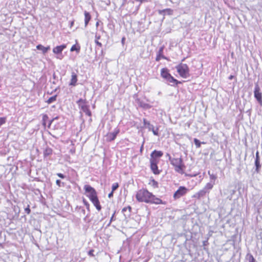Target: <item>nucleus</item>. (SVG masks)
Instances as JSON below:
<instances>
[{"label": "nucleus", "mask_w": 262, "mask_h": 262, "mask_svg": "<svg viewBox=\"0 0 262 262\" xmlns=\"http://www.w3.org/2000/svg\"><path fill=\"white\" fill-rule=\"evenodd\" d=\"M136 198L139 202L155 204H164L163 201L156 197L147 189H141L139 190L136 194Z\"/></svg>", "instance_id": "obj_1"}, {"label": "nucleus", "mask_w": 262, "mask_h": 262, "mask_svg": "<svg viewBox=\"0 0 262 262\" xmlns=\"http://www.w3.org/2000/svg\"><path fill=\"white\" fill-rule=\"evenodd\" d=\"M170 162V164L174 167V170L176 172L181 174H183L184 173V169L185 168V166L181 158H173L171 160Z\"/></svg>", "instance_id": "obj_2"}, {"label": "nucleus", "mask_w": 262, "mask_h": 262, "mask_svg": "<svg viewBox=\"0 0 262 262\" xmlns=\"http://www.w3.org/2000/svg\"><path fill=\"white\" fill-rule=\"evenodd\" d=\"M176 69L182 78H187L189 76V68L186 64L181 63L176 66Z\"/></svg>", "instance_id": "obj_3"}, {"label": "nucleus", "mask_w": 262, "mask_h": 262, "mask_svg": "<svg viewBox=\"0 0 262 262\" xmlns=\"http://www.w3.org/2000/svg\"><path fill=\"white\" fill-rule=\"evenodd\" d=\"M150 166L151 170L155 174H159L160 173V170L158 169V164L160 162V159H157L152 157V156L150 158Z\"/></svg>", "instance_id": "obj_4"}, {"label": "nucleus", "mask_w": 262, "mask_h": 262, "mask_svg": "<svg viewBox=\"0 0 262 262\" xmlns=\"http://www.w3.org/2000/svg\"><path fill=\"white\" fill-rule=\"evenodd\" d=\"M188 191V189L185 186H180L173 194V197L174 200L180 199L185 195Z\"/></svg>", "instance_id": "obj_5"}, {"label": "nucleus", "mask_w": 262, "mask_h": 262, "mask_svg": "<svg viewBox=\"0 0 262 262\" xmlns=\"http://www.w3.org/2000/svg\"><path fill=\"white\" fill-rule=\"evenodd\" d=\"M84 189L86 196L89 199L97 194L96 190L89 185H85L84 186Z\"/></svg>", "instance_id": "obj_6"}, {"label": "nucleus", "mask_w": 262, "mask_h": 262, "mask_svg": "<svg viewBox=\"0 0 262 262\" xmlns=\"http://www.w3.org/2000/svg\"><path fill=\"white\" fill-rule=\"evenodd\" d=\"M254 96L258 103L262 105V96L261 93L260 92V88L257 83L255 84V88L254 90Z\"/></svg>", "instance_id": "obj_7"}, {"label": "nucleus", "mask_w": 262, "mask_h": 262, "mask_svg": "<svg viewBox=\"0 0 262 262\" xmlns=\"http://www.w3.org/2000/svg\"><path fill=\"white\" fill-rule=\"evenodd\" d=\"M120 132V129L119 128L116 127L115 128L113 132H110V133H108L105 137H106V140L107 141V142H112L113 141H114L117 135Z\"/></svg>", "instance_id": "obj_8"}, {"label": "nucleus", "mask_w": 262, "mask_h": 262, "mask_svg": "<svg viewBox=\"0 0 262 262\" xmlns=\"http://www.w3.org/2000/svg\"><path fill=\"white\" fill-rule=\"evenodd\" d=\"M143 122L144 125L145 127L147 128L149 131H152L154 135L156 136L159 135V129L157 128L155 129L153 125L151 124L149 121H148L146 119L144 118L143 119Z\"/></svg>", "instance_id": "obj_9"}, {"label": "nucleus", "mask_w": 262, "mask_h": 262, "mask_svg": "<svg viewBox=\"0 0 262 262\" xmlns=\"http://www.w3.org/2000/svg\"><path fill=\"white\" fill-rule=\"evenodd\" d=\"M165 80L171 86H176L181 83L171 75L169 76Z\"/></svg>", "instance_id": "obj_10"}, {"label": "nucleus", "mask_w": 262, "mask_h": 262, "mask_svg": "<svg viewBox=\"0 0 262 262\" xmlns=\"http://www.w3.org/2000/svg\"><path fill=\"white\" fill-rule=\"evenodd\" d=\"M66 45L64 44L56 46L53 49V52L56 54H61L62 51L66 48Z\"/></svg>", "instance_id": "obj_11"}, {"label": "nucleus", "mask_w": 262, "mask_h": 262, "mask_svg": "<svg viewBox=\"0 0 262 262\" xmlns=\"http://www.w3.org/2000/svg\"><path fill=\"white\" fill-rule=\"evenodd\" d=\"M163 155V152L160 150H154L151 154L150 157L152 156V157L157 159H160Z\"/></svg>", "instance_id": "obj_12"}, {"label": "nucleus", "mask_w": 262, "mask_h": 262, "mask_svg": "<svg viewBox=\"0 0 262 262\" xmlns=\"http://www.w3.org/2000/svg\"><path fill=\"white\" fill-rule=\"evenodd\" d=\"M171 74L169 72V70L167 68H162L161 70V77L166 80Z\"/></svg>", "instance_id": "obj_13"}, {"label": "nucleus", "mask_w": 262, "mask_h": 262, "mask_svg": "<svg viewBox=\"0 0 262 262\" xmlns=\"http://www.w3.org/2000/svg\"><path fill=\"white\" fill-rule=\"evenodd\" d=\"M207 193L208 192L204 188H203L202 189L198 191L197 193L194 194L193 197L199 199L201 198L204 197Z\"/></svg>", "instance_id": "obj_14"}, {"label": "nucleus", "mask_w": 262, "mask_h": 262, "mask_svg": "<svg viewBox=\"0 0 262 262\" xmlns=\"http://www.w3.org/2000/svg\"><path fill=\"white\" fill-rule=\"evenodd\" d=\"M70 85L75 86L77 82V76L76 73L72 72Z\"/></svg>", "instance_id": "obj_15"}, {"label": "nucleus", "mask_w": 262, "mask_h": 262, "mask_svg": "<svg viewBox=\"0 0 262 262\" xmlns=\"http://www.w3.org/2000/svg\"><path fill=\"white\" fill-rule=\"evenodd\" d=\"M138 104L140 107L145 110L150 108L151 107L149 104L140 100H138Z\"/></svg>", "instance_id": "obj_16"}, {"label": "nucleus", "mask_w": 262, "mask_h": 262, "mask_svg": "<svg viewBox=\"0 0 262 262\" xmlns=\"http://www.w3.org/2000/svg\"><path fill=\"white\" fill-rule=\"evenodd\" d=\"M81 110H82L86 115L89 117L92 116V113L90 110L89 105H84L82 106V108H80Z\"/></svg>", "instance_id": "obj_17"}, {"label": "nucleus", "mask_w": 262, "mask_h": 262, "mask_svg": "<svg viewBox=\"0 0 262 262\" xmlns=\"http://www.w3.org/2000/svg\"><path fill=\"white\" fill-rule=\"evenodd\" d=\"M214 184H215V183L214 182L210 181V182L207 183L203 188L208 193L209 192L210 190L212 189Z\"/></svg>", "instance_id": "obj_18"}, {"label": "nucleus", "mask_w": 262, "mask_h": 262, "mask_svg": "<svg viewBox=\"0 0 262 262\" xmlns=\"http://www.w3.org/2000/svg\"><path fill=\"white\" fill-rule=\"evenodd\" d=\"M91 19V16L89 12L87 11H84V25L85 27H86Z\"/></svg>", "instance_id": "obj_19"}, {"label": "nucleus", "mask_w": 262, "mask_h": 262, "mask_svg": "<svg viewBox=\"0 0 262 262\" xmlns=\"http://www.w3.org/2000/svg\"><path fill=\"white\" fill-rule=\"evenodd\" d=\"M36 48L37 50L42 51V52L43 54L46 53L48 52V51L50 49V46L45 47L41 45H38L36 46Z\"/></svg>", "instance_id": "obj_20"}, {"label": "nucleus", "mask_w": 262, "mask_h": 262, "mask_svg": "<svg viewBox=\"0 0 262 262\" xmlns=\"http://www.w3.org/2000/svg\"><path fill=\"white\" fill-rule=\"evenodd\" d=\"M52 149L50 147H47L43 151L44 157H47L52 154Z\"/></svg>", "instance_id": "obj_21"}, {"label": "nucleus", "mask_w": 262, "mask_h": 262, "mask_svg": "<svg viewBox=\"0 0 262 262\" xmlns=\"http://www.w3.org/2000/svg\"><path fill=\"white\" fill-rule=\"evenodd\" d=\"M76 103L80 108H82V106L83 105H88L86 99L80 98L78 101H77Z\"/></svg>", "instance_id": "obj_22"}, {"label": "nucleus", "mask_w": 262, "mask_h": 262, "mask_svg": "<svg viewBox=\"0 0 262 262\" xmlns=\"http://www.w3.org/2000/svg\"><path fill=\"white\" fill-rule=\"evenodd\" d=\"M254 164L255 166V172L259 173L261 168V164L260 160H255Z\"/></svg>", "instance_id": "obj_23"}, {"label": "nucleus", "mask_w": 262, "mask_h": 262, "mask_svg": "<svg viewBox=\"0 0 262 262\" xmlns=\"http://www.w3.org/2000/svg\"><path fill=\"white\" fill-rule=\"evenodd\" d=\"M166 11H169L168 15H171L172 13V10L170 9H165L163 10H159V14L161 15H165Z\"/></svg>", "instance_id": "obj_24"}, {"label": "nucleus", "mask_w": 262, "mask_h": 262, "mask_svg": "<svg viewBox=\"0 0 262 262\" xmlns=\"http://www.w3.org/2000/svg\"><path fill=\"white\" fill-rule=\"evenodd\" d=\"M92 203L98 211H100L101 209V206L100 204L99 199H97L95 201H94L93 202H92Z\"/></svg>", "instance_id": "obj_25"}, {"label": "nucleus", "mask_w": 262, "mask_h": 262, "mask_svg": "<svg viewBox=\"0 0 262 262\" xmlns=\"http://www.w3.org/2000/svg\"><path fill=\"white\" fill-rule=\"evenodd\" d=\"M246 258L248 260L249 262H256L253 256L250 253L247 254Z\"/></svg>", "instance_id": "obj_26"}, {"label": "nucleus", "mask_w": 262, "mask_h": 262, "mask_svg": "<svg viewBox=\"0 0 262 262\" xmlns=\"http://www.w3.org/2000/svg\"><path fill=\"white\" fill-rule=\"evenodd\" d=\"M208 174L209 176L210 181L214 182L215 183V181L217 179L216 176L213 173H211L210 171H208Z\"/></svg>", "instance_id": "obj_27"}, {"label": "nucleus", "mask_w": 262, "mask_h": 262, "mask_svg": "<svg viewBox=\"0 0 262 262\" xmlns=\"http://www.w3.org/2000/svg\"><path fill=\"white\" fill-rule=\"evenodd\" d=\"M56 98H57V95H55L49 98L48 99V100L46 101V102L48 103V104H51V103L54 102V101H55L56 100Z\"/></svg>", "instance_id": "obj_28"}, {"label": "nucleus", "mask_w": 262, "mask_h": 262, "mask_svg": "<svg viewBox=\"0 0 262 262\" xmlns=\"http://www.w3.org/2000/svg\"><path fill=\"white\" fill-rule=\"evenodd\" d=\"M149 184L152 186L154 188L158 187V183L154 179H152L150 181Z\"/></svg>", "instance_id": "obj_29"}, {"label": "nucleus", "mask_w": 262, "mask_h": 262, "mask_svg": "<svg viewBox=\"0 0 262 262\" xmlns=\"http://www.w3.org/2000/svg\"><path fill=\"white\" fill-rule=\"evenodd\" d=\"M80 48L79 46H77L76 45H73L71 48V51L73 52L76 51L77 53H79L80 51Z\"/></svg>", "instance_id": "obj_30"}, {"label": "nucleus", "mask_w": 262, "mask_h": 262, "mask_svg": "<svg viewBox=\"0 0 262 262\" xmlns=\"http://www.w3.org/2000/svg\"><path fill=\"white\" fill-rule=\"evenodd\" d=\"M194 143L196 147L199 148L201 146V143L199 140L196 138L194 139Z\"/></svg>", "instance_id": "obj_31"}, {"label": "nucleus", "mask_w": 262, "mask_h": 262, "mask_svg": "<svg viewBox=\"0 0 262 262\" xmlns=\"http://www.w3.org/2000/svg\"><path fill=\"white\" fill-rule=\"evenodd\" d=\"M118 187L119 185L117 183H114L112 186V191H114L118 188Z\"/></svg>", "instance_id": "obj_32"}, {"label": "nucleus", "mask_w": 262, "mask_h": 262, "mask_svg": "<svg viewBox=\"0 0 262 262\" xmlns=\"http://www.w3.org/2000/svg\"><path fill=\"white\" fill-rule=\"evenodd\" d=\"M126 208H127V210H128V213L124 214V216L125 217V218L127 217V216H130L131 210H132V207L130 206H128Z\"/></svg>", "instance_id": "obj_33"}, {"label": "nucleus", "mask_w": 262, "mask_h": 262, "mask_svg": "<svg viewBox=\"0 0 262 262\" xmlns=\"http://www.w3.org/2000/svg\"><path fill=\"white\" fill-rule=\"evenodd\" d=\"M6 122V118L0 117V126Z\"/></svg>", "instance_id": "obj_34"}, {"label": "nucleus", "mask_w": 262, "mask_h": 262, "mask_svg": "<svg viewBox=\"0 0 262 262\" xmlns=\"http://www.w3.org/2000/svg\"><path fill=\"white\" fill-rule=\"evenodd\" d=\"M115 213H116V212L115 211V212H114L113 214L112 215V217H111V219H110V222H109V223L108 224V225H107V226H110V225H111V224L112 222L113 221H114V220H115V219H116L115 218Z\"/></svg>", "instance_id": "obj_35"}, {"label": "nucleus", "mask_w": 262, "mask_h": 262, "mask_svg": "<svg viewBox=\"0 0 262 262\" xmlns=\"http://www.w3.org/2000/svg\"><path fill=\"white\" fill-rule=\"evenodd\" d=\"M91 201V202H93L94 201H95L96 200H97V199H98V198L97 196V194L95 195L93 197H91V198L89 199Z\"/></svg>", "instance_id": "obj_36"}, {"label": "nucleus", "mask_w": 262, "mask_h": 262, "mask_svg": "<svg viewBox=\"0 0 262 262\" xmlns=\"http://www.w3.org/2000/svg\"><path fill=\"white\" fill-rule=\"evenodd\" d=\"M83 202L85 206L86 207V208L89 210L90 207L89 203L85 199L83 200Z\"/></svg>", "instance_id": "obj_37"}, {"label": "nucleus", "mask_w": 262, "mask_h": 262, "mask_svg": "<svg viewBox=\"0 0 262 262\" xmlns=\"http://www.w3.org/2000/svg\"><path fill=\"white\" fill-rule=\"evenodd\" d=\"M163 58V59H166V57L163 56V55H161L160 54H159V55L157 56V57H156V60L157 61H159L160 60L161 58Z\"/></svg>", "instance_id": "obj_38"}, {"label": "nucleus", "mask_w": 262, "mask_h": 262, "mask_svg": "<svg viewBox=\"0 0 262 262\" xmlns=\"http://www.w3.org/2000/svg\"><path fill=\"white\" fill-rule=\"evenodd\" d=\"M25 211L26 213H27L28 214H30V212H31V210L29 208V205L28 206V207L27 208H25Z\"/></svg>", "instance_id": "obj_39"}, {"label": "nucleus", "mask_w": 262, "mask_h": 262, "mask_svg": "<svg viewBox=\"0 0 262 262\" xmlns=\"http://www.w3.org/2000/svg\"><path fill=\"white\" fill-rule=\"evenodd\" d=\"M48 119V117L47 115H45L43 116V124L45 125L46 124V121Z\"/></svg>", "instance_id": "obj_40"}, {"label": "nucleus", "mask_w": 262, "mask_h": 262, "mask_svg": "<svg viewBox=\"0 0 262 262\" xmlns=\"http://www.w3.org/2000/svg\"><path fill=\"white\" fill-rule=\"evenodd\" d=\"M57 175L58 177H59L60 178H61V179H64L66 177V176L61 173H57Z\"/></svg>", "instance_id": "obj_41"}, {"label": "nucleus", "mask_w": 262, "mask_h": 262, "mask_svg": "<svg viewBox=\"0 0 262 262\" xmlns=\"http://www.w3.org/2000/svg\"><path fill=\"white\" fill-rule=\"evenodd\" d=\"M58 119V117H56L53 119H52V120H50L49 121V124H48V127L49 128L52 124V123L53 122V121L55 120V119Z\"/></svg>", "instance_id": "obj_42"}, {"label": "nucleus", "mask_w": 262, "mask_h": 262, "mask_svg": "<svg viewBox=\"0 0 262 262\" xmlns=\"http://www.w3.org/2000/svg\"><path fill=\"white\" fill-rule=\"evenodd\" d=\"M255 160H260V158H259V152H258V151L256 152V154H255Z\"/></svg>", "instance_id": "obj_43"}, {"label": "nucleus", "mask_w": 262, "mask_h": 262, "mask_svg": "<svg viewBox=\"0 0 262 262\" xmlns=\"http://www.w3.org/2000/svg\"><path fill=\"white\" fill-rule=\"evenodd\" d=\"M94 250H91L89 251L88 252V254L89 255L91 256H94V255L93 254V252H94Z\"/></svg>", "instance_id": "obj_44"}, {"label": "nucleus", "mask_w": 262, "mask_h": 262, "mask_svg": "<svg viewBox=\"0 0 262 262\" xmlns=\"http://www.w3.org/2000/svg\"><path fill=\"white\" fill-rule=\"evenodd\" d=\"M127 208L124 207L122 209V213H124V214H127V213H128V212H127Z\"/></svg>", "instance_id": "obj_45"}, {"label": "nucleus", "mask_w": 262, "mask_h": 262, "mask_svg": "<svg viewBox=\"0 0 262 262\" xmlns=\"http://www.w3.org/2000/svg\"><path fill=\"white\" fill-rule=\"evenodd\" d=\"M208 238H207L206 241H204L203 242V245L204 246H207L208 245Z\"/></svg>", "instance_id": "obj_46"}, {"label": "nucleus", "mask_w": 262, "mask_h": 262, "mask_svg": "<svg viewBox=\"0 0 262 262\" xmlns=\"http://www.w3.org/2000/svg\"><path fill=\"white\" fill-rule=\"evenodd\" d=\"M56 184L59 187H60L61 186V181L60 180H57L56 181Z\"/></svg>", "instance_id": "obj_47"}, {"label": "nucleus", "mask_w": 262, "mask_h": 262, "mask_svg": "<svg viewBox=\"0 0 262 262\" xmlns=\"http://www.w3.org/2000/svg\"><path fill=\"white\" fill-rule=\"evenodd\" d=\"M95 43L97 45H98V46H99L100 47H102V43L101 42H100L99 41H98V40H95Z\"/></svg>", "instance_id": "obj_48"}, {"label": "nucleus", "mask_w": 262, "mask_h": 262, "mask_svg": "<svg viewBox=\"0 0 262 262\" xmlns=\"http://www.w3.org/2000/svg\"><path fill=\"white\" fill-rule=\"evenodd\" d=\"M114 191H112L108 195L109 198H111L113 196Z\"/></svg>", "instance_id": "obj_49"}, {"label": "nucleus", "mask_w": 262, "mask_h": 262, "mask_svg": "<svg viewBox=\"0 0 262 262\" xmlns=\"http://www.w3.org/2000/svg\"><path fill=\"white\" fill-rule=\"evenodd\" d=\"M166 157H168V159H169V161H170L172 159V158H171L170 155L168 153L166 154Z\"/></svg>", "instance_id": "obj_50"}, {"label": "nucleus", "mask_w": 262, "mask_h": 262, "mask_svg": "<svg viewBox=\"0 0 262 262\" xmlns=\"http://www.w3.org/2000/svg\"><path fill=\"white\" fill-rule=\"evenodd\" d=\"M124 40H125V38L123 37L121 40V42L122 43H124Z\"/></svg>", "instance_id": "obj_51"}, {"label": "nucleus", "mask_w": 262, "mask_h": 262, "mask_svg": "<svg viewBox=\"0 0 262 262\" xmlns=\"http://www.w3.org/2000/svg\"><path fill=\"white\" fill-rule=\"evenodd\" d=\"M62 57H63V56L61 55V56H59V57H58V58L61 59L62 58Z\"/></svg>", "instance_id": "obj_52"}, {"label": "nucleus", "mask_w": 262, "mask_h": 262, "mask_svg": "<svg viewBox=\"0 0 262 262\" xmlns=\"http://www.w3.org/2000/svg\"><path fill=\"white\" fill-rule=\"evenodd\" d=\"M143 145L142 144V145L141 146V148H140V151H142V149H143Z\"/></svg>", "instance_id": "obj_53"}, {"label": "nucleus", "mask_w": 262, "mask_h": 262, "mask_svg": "<svg viewBox=\"0 0 262 262\" xmlns=\"http://www.w3.org/2000/svg\"><path fill=\"white\" fill-rule=\"evenodd\" d=\"M100 37L99 36H96V38L97 39H99V38H100Z\"/></svg>", "instance_id": "obj_54"}, {"label": "nucleus", "mask_w": 262, "mask_h": 262, "mask_svg": "<svg viewBox=\"0 0 262 262\" xmlns=\"http://www.w3.org/2000/svg\"><path fill=\"white\" fill-rule=\"evenodd\" d=\"M232 78H233V76H231H231L229 77V79H232Z\"/></svg>", "instance_id": "obj_55"}, {"label": "nucleus", "mask_w": 262, "mask_h": 262, "mask_svg": "<svg viewBox=\"0 0 262 262\" xmlns=\"http://www.w3.org/2000/svg\"><path fill=\"white\" fill-rule=\"evenodd\" d=\"M162 50H163L162 48H161V49H160V50H159V52H162Z\"/></svg>", "instance_id": "obj_56"}, {"label": "nucleus", "mask_w": 262, "mask_h": 262, "mask_svg": "<svg viewBox=\"0 0 262 262\" xmlns=\"http://www.w3.org/2000/svg\"><path fill=\"white\" fill-rule=\"evenodd\" d=\"M82 212H83V213H85V210L84 209H82Z\"/></svg>", "instance_id": "obj_57"}, {"label": "nucleus", "mask_w": 262, "mask_h": 262, "mask_svg": "<svg viewBox=\"0 0 262 262\" xmlns=\"http://www.w3.org/2000/svg\"><path fill=\"white\" fill-rule=\"evenodd\" d=\"M98 25H99V23H98V22H97V23H96V26H97Z\"/></svg>", "instance_id": "obj_58"}, {"label": "nucleus", "mask_w": 262, "mask_h": 262, "mask_svg": "<svg viewBox=\"0 0 262 262\" xmlns=\"http://www.w3.org/2000/svg\"><path fill=\"white\" fill-rule=\"evenodd\" d=\"M73 23H74L73 22H72L71 23V25H73Z\"/></svg>", "instance_id": "obj_59"}, {"label": "nucleus", "mask_w": 262, "mask_h": 262, "mask_svg": "<svg viewBox=\"0 0 262 262\" xmlns=\"http://www.w3.org/2000/svg\"><path fill=\"white\" fill-rule=\"evenodd\" d=\"M184 60H185V58L183 59L182 61H184Z\"/></svg>", "instance_id": "obj_60"}, {"label": "nucleus", "mask_w": 262, "mask_h": 262, "mask_svg": "<svg viewBox=\"0 0 262 262\" xmlns=\"http://www.w3.org/2000/svg\"><path fill=\"white\" fill-rule=\"evenodd\" d=\"M84 220L85 221L86 220V217L84 218Z\"/></svg>", "instance_id": "obj_61"}]
</instances>
